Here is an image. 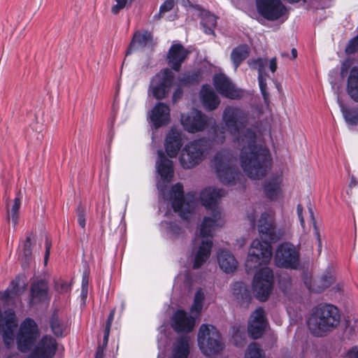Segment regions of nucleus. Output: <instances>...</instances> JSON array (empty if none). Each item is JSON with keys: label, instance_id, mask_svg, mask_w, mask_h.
Wrapping results in <instances>:
<instances>
[{"label": "nucleus", "instance_id": "nucleus-1", "mask_svg": "<svg viewBox=\"0 0 358 358\" xmlns=\"http://www.w3.org/2000/svg\"><path fill=\"white\" fill-rule=\"evenodd\" d=\"M226 128L243 147L240 154L241 166L251 179H261L266 176L272 164L270 150L257 143L256 133L251 129L244 130L248 122V113L235 106H227L222 113Z\"/></svg>", "mask_w": 358, "mask_h": 358}, {"label": "nucleus", "instance_id": "nucleus-2", "mask_svg": "<svg viewBox=\"0 0 358 358\" xmlns=\"http://www.w3.org/2000/svg\"><path fill=\"white\" fill-rule=\"evenodd\" d=\"M257 229L261 240L256 238L251 243L245 262L248 273L270 262L272 257L271 243L277 242L280 237L273 217L266 212L262 213L258 220Z\"/></svg>", "mask_w": 358, "mask_h": 358}, {"label": "nucleus", "instance_id": "nucleus-3", "mask_svg": "<svg viewBox=\"0 0 358 358\" xmlns=\"http://www.w3.org/2000/svg\"><path fill=\"white\" fill-rule=\"evenodd\" d=\"M340 321V311L336 306L321 303L313 308L307 324L313 336L322 337L335 329Z\"/></svg>", "mask_w": 358, "mask_h": 358}, {"label": "nucleus", "instance_id": "nucleus-4", "mask_svg": "<svg viewBox=\"0 0 358 358\" xmlns=\"http://www.w3.org/2000/svg\"><path fill=\"white\" fill-rule=\"evenodd\" d=\"M211 166L219 180L225 185H234L240 182L243 176L235 164L232 156L226 151H218L211 160Z\"/></svg>", "mask_w": 358, "mask_h": 358}, {"label": "nucleus", "instance_id": "nucleus-5", "mask_svg": "<svg viewBox=\"0 0 358 358\" xmlns=\"http://www.w3.org/2000/svg\"><path fill=\"white\" fill-rule=\"evenodd\" d=\"M197 341L201 352L208 357L219 354L224 348L219 331L210 324L201 325Z\"/></svg>", "mask_w": 358, "mask_h": 358}, {"label": "nucleus", "instance_id": "nucleus-6", "mask_svg": "<svg viewBox=\"0 0 358 358\" xmlns=\"http://www.w3.org/2000/svg\"><path fill=\"white\" fill-rule=\"evenodd\" d=\"M174 81V73L170 69L164 68L151 78L148 92L155 99L162 100L169 95Z\"/></svg>", "mask_w": 358, "mask_h": 358}, {"label": "nucleus", "instance_id": "nucleus-7", "mask_svg": "<svg viewBox=\"0 0 358 358\" xmlns=\"http://www.w3.org/2000/svg\"><path fill=\"white\" fill-rule=\"evenodd\" d=\"M206 149V141L203 138L194 140L186 144L179 157L180 163L185 169H190L203 160Z\"/></svg>", "mask_w": 358, "mask_h": 358}, {"label": "nucleus", "instance_id": "nucleus-8", "mask_svg": "<svg viewBox=\"0 0 358 358\" xmlns=\"http://www.w3.org/2000/svg\"><path fill=\"white\" fill-rule=\"evenodd\" d=\"M299 262V250L292 243L284 242L278 246L274 255V263L277 267L296 269Z\"/></svg>", "mask_w": 358, "mask_h": 358}, {"label": "nucleus", "instance_id": "nucleus-9", "mask_svg": "<svg viewBox=\"0 0 358 358\" xmlns=\"http://www.w3.org/2000/svg\"><path fill=\"white\" fill-rule=\"evenodd\" d=\"M38 336L39 333L36 323L32 319H25L22 322L17 336L19 350L23 352L29 350Z\"/></svg>", "mask_w": 358, "mask_h": 358}, {"label": "nucleus", "instance_id": "nucleus-10", "mask_svg": "<svg viewBox=\"0 0 358 358\" xmlns=\"http://www.w3.org/2000/svg\"><path fill=\"white\" fill-rule=\"evenodd\" d=\"M259 14L269 21H275L287 13L286 6L280 0H256Z\"/></svg>", "mask_w": 358, "mask_h": 358}, {"label": "nucleus", "instance_id": "nucleus-11", "mask_svg": "<svg viewBox=\"0 0 358 358\" xmlns=\"http://www.w3.org/2000/svg\"><path fill=\"white\" fill-rule=\"evenodd\" d=\"M190 51L180 43H173L166 54V62L172 71L180 72Z\"/></svg>", "mask_w": 358, "mask_h": 358}, {"label": "nucleus", "instance_id": "nucleus-12", "mask_svg": "<svg viewBox=\"0 0 358 358\" xmlns=\"http://www.w3.org/2000/svg\"><path fill=\"white\" fill-rule=\"evenodd\" d=\"M209 118L199 110L187 115H181V123L184 129L189 133L203 131L208 126Z\"/></svg>", "mask_w": 358, "mask_h": 358}, {"label": "nucleus", "instance_id": "nucleus-13", "mask_svg": "<svg viewBox=\"0 0 358 358\" xmlns=\"http://www.w3.org/2000/svg\"><path fill=\"white\" fill-rule=\"evenodd\" d=\"M170 199L171 200V207L175 213H178L183 219H187V215L190 213L183 185L181 182H177L173 185L170 190Z\"/></svg>", "mask_w": 358, "mask_h": 358}, {"label": "nucleus", "instance_id": "nucleus-14", "mask_svg": "<svg viewBox=\"0 0 358 358\" xmlns=\"http://www.w3.org/2000/svg\"><path fill=\"white\" fill-rule=\"evenodd\" d=\"M15 312L8 309L3 313L0 309V331H3V339L6 345H9L14 340V331L17 327Z\"/></svg>", "mask_w": 358, "mask_h": 358}, {"label": "nucleus", "instance_id": "nucleus-15", "mask_svg": "<svg viewBox=\"0 0 358 358\" xmlns=\"http://www.w3.org/2000/svg\"><path fill=\"white\" fill-rule=\"evenodd\" d=\"M224 195V190L219 188L206 187L200 193L201 203L207 210L212 211V215L220 214L217 208V201Z\"/></svg>", "mask_w": 358, "mask_h": 358}, {"label": "nucleus", "instance_id": "nucleus-16", "mask_svg": "<svg viewBox=\"0 0 358 358\" xmlns=\"http://www.w3.org/2000/svg\"><path fill=\"white\" fill-rule=\"evenodd\" d=\"M213 81L215 89L223 96L230 99H240L243 96V91L236 88L224 75H216Z\"/></svg>", "mask_w": 358, "mask_h": 358}, {"label": "nucleus", "instance_id": "nucleus-17", "mask_svg": "<svg viewBox=\"0 0 358 358\" xmlns=\"http://www.w3.org/2000/svg\"><path fill=\"white\" fill-rule=\"evenodd\" d=\"M274 285L273 271L268 267L259 268L252 280V291H273Z\"/></svg>", "mask_w": 358, "mask_h": 358}, {"label": "nucleus", "instance_id": "nucleus-18", "mask_svg": "<svg viewBox=\"0 0 358 358\" xmlns=\"http://www.w3.org/2000/svg\"><path fill=\"white\" fill-rule=\"evenodd\" d=\"M195 325V319L183 310H178L171 318V326L177 333H189Z\"/></svg>", "mask_w": 358, "mask_h": 358}, {"label": "nucleus", "instance_id": "nucleus-19", "mask_svg": "<svg viewBox=\"0 0 358 358\" xmlns=\"http://www.w3.org/2000/svg\"><path fill=\"white\" fill-rule=\"evenodd\" d=\"M266 324L264 310L262 308H259L251 315L248 324V333L252 338L257 339L264 334Z\"/></svg>", "mask_w": 358, "mask_h": 358}, {"label": "nucleus", "instance_id": "nucleus-20", "mask_svg": "<svg viewBox=\"0 0 358 358\" xmlns=\"http://www.w3.org/2000/svg\"><path fill=\"white\" fill-rule=\"evenodd\" d=\"M49 327L57 337H64L69 332V323L65 315L59 309H55L49 317Z\"/></svg>", "mask_w": 358, "mask_h": 358}, {"label": "nucleus", "instance_id": "nucleus-21", "mask_svg": "<svg viewBox=\"0 0 358 358\" xmlns=\"http://www.w3.org/2000/svg\"><path fill=\"white\" fill-rule=\"evenodd\" d=\"M153 42V35L151 32L145 30L143 32L136 31L134 33L131 41L127 49L126 56L138 50H143L148 44Z\"/></svg>", "mask_w": 358, "mask_h": 358}, {"label": "nucleus", "instance_id": "nucleus-22", "mask_svg": "<svg viewBox=\"0 0 358 358\" xmlns=\"http://www.w3.org/2000/svg\"><path fill=\"white\" fill-rule=\"evenodd\" d=\"M150 117L156 128L168 124L171 120L169 106L162 102L157 103L152 109Z\"/></svg>", "mask_w": 358, "mask_h": 358}, {"label": "nucleus", "instance_id": "nucleus-23", "mask_svg": "<svg viewBox=\"0 0 358 358\" xmlns=\"http://www.w3.org/2000/svg\"><path fill=\"white\" fill-rule=\"evenodd\" d=\"M157 171L164 182H170L172 181L174 176L173 163L167 158L162 151H158Z\"/></svg>", "mask_w": 358, "mask_h": 358}, {"label": "nucleus", "instance_id": "nucleus-24", "mask_svg": "<svg viewBox=\"0 0 358 358\" xmlns=\"http://www.w3.org/2000/svg\"><path fill=\"white\" fill-rule=\"evenodd\" d=\"M182 146V141L180 134L176 130L171 129L166 135L164 143L165 151L167 155L171 158L176 157Z\"/></svg>", "mask_w": 358, "mask_h": 358}, {"label": "nucleus", "instance_id": "nucleus-25", "mask_svg": "<svg viewBox=\"0 0 358 358\" xmlns=\"http://www.w3.org/2000/svg\"><path fill=\"white\" fill-rule=\"evenodd\" d=\"M201 101L203 108L208 111L215 110L220 103V100L210 85L206 84L200 92Z\"/></svg>", "mask_w": 358, "mask_h": 358}, {"label": "nucleus", "instance_id": "nucleus-26", "mask_svg": "<svg viewBox=\"0 0 358 358\" xmlns=\"http://www.w3.org/2000/svg\"><path fill=\"white\" fill-rule=\"evenodd\" d=\"M22 195L20 192H18L15 199L11 203L8 202L6 203V220L8 222L11 220L12 224L15 228L19 223L20 209L21 207Z\"/></svg>", "mask_w": 358, "mask_h": 358}, {"label": "nucleus", "instance_id": "nucleus-27", "mask_svg": "<svg viewBox=\"0 0 358 358\" xmlns=\"http://www.w3.org/2000/svg\"><path fill=\"white\" fill-rule=\"evenodd\" d=\"M217 261L220 268L227 273L236 270L238 262L228 250H221L217 254Z\"/></svg>", "mask_w": 358, "mask_h": 358}, {"label": "nucleus", "instance_id": "nucleus-28", "mask_svg": "<svg viewBox=\"0 0 358 358\" xmlns=\"http://www.w3.org/2000/svg\"><path fill=\"white\" fill-rule=\"evenodd\" d=\"M284 303L287 309L301 310V306L308 303V299L302 296L301 292H283Z\"/></svg>", "mask_w": 358, "mask_h": 358}, {"label": "nucleus", "instance_id": "nucleus-29", "mask_svg": "<svg viewBox=\"0 0 358 358\" xmlns=\"http://www.w3.org/2000/svg\"><path fill=\"white\" fill-rule=\"evenodd\" d=\"M200 24L206 34L215 36V29L217 26V17L209 10H202L199 14Z\"/></svg>", "mask_w": 358, "mask_h": 358}, {"label": "nucleus", "instance_id": "nucleus-30", "mask_svg": "<svg viewBox=\"0 0 358 358\" xmlns=\"http://www.w3.org/2000/svg\"><path fill=\"white\" fill-rule=\"evenodd\" d=\"M189 354L188 338L185 336H181L173 343L171 357L169 358H187Z\"/></svg>", "mask_w": 358, "mask_h": 358}, {"label": "nucleus", "instance_id": "nucleus-31", "mask_svg": "<svg viewBox=\"0 0 358 358\" xmlns=\"http://www.w3.org/2000/svg\"><path fill=\"white\" fill-rule=\"evenodd\" d=\"M202 80V73L200 69L187 71L179 77L180 86L191 87L198 85Z\"/></svg>", "mask_w": 358, "mask_h": 358}, {"label": "nucleus", "instance_id": "nucleus-32", "mask_svg": "<svg viewBox=\"0 0 358 358\" xmlns=\"http://www.w3.org/2000/svg\"><path fill=\"white\" fill-rule=\"evenodd\" d=\"M347 92L352 99L358 102V66H353L350 71Z\"/></svg>", "mask_w": 358, "mask_h": 358}, {"label": "nucleus", "instance_id": "nucleus-33", "mask_svg": "<svg viewBox=\"0 0 358 358\" xmlns=\"http://www.w3.org/2000/svg\"><path fill=\"white\" fill-rule=\"evenodd\" d=\"M250 54V48L246 44H241L234 48L231 52V59L235 69H237L241 63L247 59Z\"/></svg>", "mask_w": 358, "mask_h": 358}, {"label": "nucleus", "instance_id": "nucleus-34", "mask_svg": "<svg viewBox=\"0 0 358 358\" xmlns=\"http://www.w3.org/2000/svg\"><path fill=\"white\" fill-rule=\"evenodd\" d=\"M264 194L271 201L275 200L280 191V181L278 177H273L265 182Z\"/></svg>", "mask_w": 358, "mask_h": 358}, {"label": "nucleus", "instance_id": "nucleus-35", "mask_svg": "<svg viewBox=\"0 0 358 358\" xmlns=\"http://www.w3.org/2000/svg\"><path fill=\"white\" fill-rule=\"evenodd\" d=\"M341 111L345 122L351 126L358 124V108L348 107L338 99Z\"/></svg>", "mask_w": 358, "mask_h": 358}, {"label": "nucleus", "instance_id": "nucleus-36", "mask_svg": "<svg viewBox=\"0 0 358 358\" xmlns=\"http://www.w3.org/2000/svg\"><path fill=\"white\" fill-rule=\"evenodd\" d=\"M220 217V214L216 217L213 215H212V217H205L201 224L199 231L200 236L203 238H206V239H208V237H212V231L215 227L216 222Z\"/></svg>", "mask_w": 358, "mask_h": 358}, {"label": "nucleus", "instance_id": "nucleus-37", "mask_svg": "<svg viewBox=\"0 0 358 358\" xmlns=\"http://www.w3.org/2000/svg\"><path fill=\"white\" fill-rule=\"evenodd\" d=\"M31 238L27 236L23 243L22 251L19 252V259L22 261V267L26 268L31 259Z\"/></svg>", "mask_w": 358, "mask_h": 358}, {"label": "nucleus", "instance_id": "nucleus-38", "mask_svg": "<svg viewBox=\"0 0 358 358\" xmlns=\"http://www.w3.org/2000/svg\"><path fill=\"white\" fill-rule=\"evenodd\" d=\"M27 277L24 274H18L10 282L5 291H27Z\"/></svg>", "mask_w": 358, "mask_h": 358}, {"label": "nucleus", "instance_id": "nucleus-39", "mask_svg": "<svg viewBox=\"0 0 358 358\" xmlns=\"http://www.w3.org/2000/svg\"><path fill=\"white\" fill-rule=\"evenodd\" d=\"M248 65L252 69L257 70L258 75L267 74L264 72V69L267 66L268 61L266 58L258 57L257 59H251L248 61Z\"/></svg>", "mask_w": 358, "mask_h": 358}, {"label": "nucleus", "instance_id": "nucleus-40", "mask_svg": "<svg viewBox=\"0 0 358 358\" xmlns=\"http://www.w3.org/2000/svg\"><path fill=\"white\" fill-rule=\"evenodd\" d=\"M245 358H265V355L257 343H252L249 345Z\"/></svg>", "mask_w": 358, "mask_h": 358}, {"label": "nucleus", "instance_id": "nucleus-41", "mask_svg": "<svg viewBox=\"0 0 358 358\" xmlns=\"http://www.w3.org/2000/svg\"><path fill=\"white\" fill-rule=\"evenodd\" d=\"M213 134L212 141L217 144H222L225 141V128L219 125H215L212 127Z\"/></svg>", "mask_w": 358, "mask_h": 358}, {"label": "nucleus", "instance_id": "nucleus-42", "mask_svg": "<svg viewBox=\"0 0 358 358\" xmlns=\"http://www.w3.org/2000/svg\"><path fill=\"white\" fill-rule=\"evenodd\" d=\"M268 74H260L258 75V83L260 89L261 94L265 103H267L269 100V94L267 90L266 78Z\"/></svg>", "mask_w": 358, "mask_h": 358}, {"label": "nucleus", "instance_id": "nucleus-43", "mask_svg": "<svg viewBox=\"0 0 358 358\" xmlns=\"http://www.w3.org/2000/svg\"><path fill=\"white\" fill-rule=\"evenodd\" d=\"M204 299V292H196L194 303L191 307V313L199 314L203 308V301Z\"/></svg>", "mask_w": 358, "mask_h": 358}, {"label": "nucleus", "instance_id": "nucleus-44", "mask_svg": "<svg viewBox=\"0 0 358 358\" xmlns=\"http://www.w3.org/2000/svg\"><path fill=\"white\" fill-rule=\"evenodd\" d=\"M90 268L87 262L83 264V273H82V282L81 291H88L90 282Z\"/></svg>", "mask_w": 358, "mask_h": 358}, {"label": "nucleus", "instance_id": "nucleus-45", "mask_svg": "<svg viewBox=\"0 0 358 358\" xmlns=\"http://www.w3.org/2000/svg\"><path fill=\"white\" fill-rule=\"evenodd\" d=\"M175 6L174 0H166L159 7V13L154 15L155 20H159L162 17L163 15L171 10Z\"/></svg>", "mask_w": 358, "mask_h": 358}, {"label": "nucleus", "instance_id": "nucleus-46", "mask_svg": "<svg viewBox=\"0 0 358 358\" xmlns=\"http://www.w3.org/2000/svg\"><path fill=\"white\" fill-rule=\"evenodd\" d=\"M213 248V241L211 239H203L198 248L197 252L209 258Z\"/></svg>", "mask_w": 358, "mask_h": 358}, {"label": "nucleus", "instance_id": "nucleus-47", "mask_svg": "<svg viewBox=\"0 0 358 358\" xmlns=\"http://www.w3.org/2000/svg\"><path fill=\"white\" fill-rule=\"evenodd\" d=\"M335 282V278L331 272H325L320 278V287L324 289L329 287Z\"/></svg>", "mask_w": 358, "mask_h": 358}, {"label": "nucleus", "instance_id": "nucleus-48", "mask_svg": "<svg viewBox=\"0 0 358 358\" xmlns=\"http://www.w3.org/2000/svg\"><path fill=\"white\" fill-rule=\"evenodd\" d=\"M45 338H42L38 345L32 351L28 358H45Z\"/></svg>", "mask_w": 358, "mask_h": 358}, {"label": "nucleus", "instance_id": "nucleus-49", "mask_svg": "<svg viewBox=\"0 0 358 358\" xmlns=\"http://www.w3.org/2000/svg\"><path fill=\"white\" fill-rule=\"evenodd\" d=\"M29 291H45V278L34 275Z\"/></svg>", "mask_w": 358, "mask_h": 358}, {"label": "nucleus", "instance_id": "nucleus-50", "mask_svg": "<svg viewBox=\"0 0 358 358\" xmlns=\"http://www.w3.org/2000/svg\"><path fill=\"white\" fill-rule=\"evenodd\" d=\"M252 292H236L235 297L239 301L241 305L248 306L252 299Z\"/></svg>", "mask_w": 358, "mask_h": 358}, {"label": "nucleus", "instance_id": "nucleus-51", "mask_svg": "<svg viewBox=\"0 0 358 358\" xmlns=\"http://www.w3.org/2000/svg\"><path fill=\"white\" fill-rule=\"evenodd\" d=\"M77 222L79 226L82 229L85 228L86 220H85V209L82 205H79L77 208Z\"/></svg>", "mask_w": 358, "mask_h": 358}, {"label": "nucleus", "instance_id": "nucleus-52", "mask_svg": "<svg viewBox=\"0 0 358 358\" xmlns=\"http://www.w3.org/2000/svg\"><path fill=\"white\" fill-rule=\"evenodd\" d=\"M358 50V34L352 38L345 48V53L352 55Z\"/></svg>", "mask_w": 358, "mask_h": 358}, {"label": "nucleus", "instance_id": "nucleus-53", "mask_svg": "<svg viewBox=\"0 0 358 358\" xmlns=\"http://www.w3.org/2000/svg\"><path fill=\"white\" fill-rule=\"evenodd\" d=\"M208 259V258L205 255L199 253V252H196L194 257L192 268L194 269H199L206 262Z\"/></svg>", "mask_w": 358, "mask_h": 358}, {"label": "nucleus", "instance_id": "nucleus-54", "mask_svg": "<svg viewBox=\"0 0 358 358\" xmlns=\"http://www.w3.org/2000/svg\"><path fill=\"white\" fill-rule=\"evenodd\" d=\"M116 4L113 5L111 8V13L113 15H117L121 10L127 6L129 3V0H114Z\"/></svg>", "mask_w": 358, "mask_h": 358}, {"label": "nucleus", "instance_id": "nucleus-55", "mask_svg": "<svg viewBox=\"0 0 358 358\" xmlns=\"http://www.w3.org/2000/svg\"><path fill=\"white\" fill-rule=\"evenodd\" d=\"M234 343L238 347H243L245 345V333L237 331L233 335Z\"/></svg>", "mask_w": 358, "mask_h": 358}, {"label": "nucleus", "instance_id": "nucleus-56", "mask_svg": "<svg viewBox=\"0 0 358 358\" xmlns=\"http://www.w3.org/2000/svg\"><path fill=\"white\" fill-rule=\"evenodd\" d=\"M71 289V284L68 282L62 279L55 281V291H69Z\"/></svg>", "mask_w": 358, "mask_h": 358}, {"label": "nucleus", "instance_id": "nucleus-57", "mask_svg": "<svg viewBox=\"0 0 358 358\" xmlns=\"http://www.w3.org/2000/svg\"><path fill=\"white\" fill-rule=\"evenodd\" d=\"M169 231L172 234L178 236L182 232V228L178 223L175 222H170L169 223Z\"/></svg>", "mask_w": 358, "mask_h": 358}, {"label": "nucleus", "instance_id": "nucleus-58", "mask_svg": "<svg viewBox=\"0 0 358 358\" xmlns=\"http://www.w3.org/2000/svg\"><path fill=\"white\" fill-rule=\"evenodd\" d=\"M183 95V90L180 87H177L173 93V102L176 103L179 101Z\"/></svg>", "mask_w": 358, "mask_h": 358}, {"label": "nucleus", "instance_id": "nucleus-59", "mask_svg": "<svg viewBox=\"0 0 358 358\" xmlns=\"http://www.w3.org/2000/svg\"><path fill=\"white\" fill-rule=\"evenodd\" d=\"M184 282L188 287V291H192V285L193 283L192 275L189 273H186L184 275Z\"/></svg>", "mask_w": 358, "mask_h": 358}, {"label": "nucleus", "instance_id": "nucleus-60", "mask_svg": "<svg viewBox=\"0 0 358 358\" xmlns=\"http://www.w3.org/2000/svg\"><path fill=\"white\" fill-rule=\"evenodd\" d=\"M270 293L271 292H256L255 297L260 302H264L269 298Z\"/></svg>", "mask_w": 358, "mask_h": 358}, {"label": "nucleus", "instance_id": "nucleus-61", "mask_svg": "<svg viewBox=\"0 0 358 358\" xmlns=\"http://www.w3.org/2000/svg\"><path fill=\"white\" fill-rule=\"evenodd\" d=\"M303 206L301 203H299L296 206V212H297V215H298V217H299V220L300 221V223H301V225L304 227V219H303Z\"/></svg>", "mask_w": 358, "mask_h": 358}, {"label": "nucleus", "instance_id": "nucleus-62", "mask_svg": "<svg viewBox=\"0 0 358 358\" xmlns=\"http://www.w3.org/2000/svg\"><path fill=\"white\" fill-rule=\"evenodd\" d=\"M348 358H358V346L352 347L346 355Z\"/></svg>", "mask_w": 358, "mask_h": 358}, {"label": "nucleus", "instance_id": "nucleus-63", "mask_svg": "<svg viewBox=\"0 0 358 358\" xmlns=\"http://www.w3.org/2000/svg\"><path fill=\"white\" fill-rule=\"evenodd\" d=\"M114 316H115V310H113L110 311V313L108 315L104 329L110 330V327H111V324H112V322L114 319Z\"/></svg>", "mask_w": 358, "mask_h": 358}, {"label": "nucleus", "instance_id": "nucleus-64", "mask_svg": "<svg viewBox=\"0 0 358 358\" xmlns=\"http://www.w3.org/2000/svg\"><path fill=\"white\" fill-rule=\"evenodd\" d=\"M277 59L276 57H273L269 61V69L272 73H275L277 70Z\"/></svg>", "mask_w": 358, "mask_h": 358}]
</instances>
